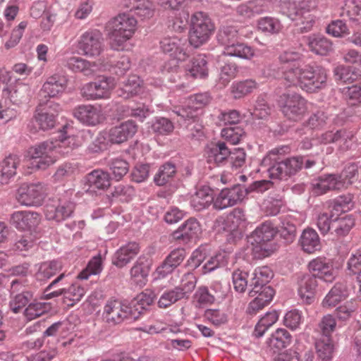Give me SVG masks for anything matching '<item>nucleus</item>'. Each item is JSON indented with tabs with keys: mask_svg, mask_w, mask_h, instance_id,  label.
Returning <instances> with one entry per match:
<instances>
[{
	"mask_svg": "<svg viewBox=\"0 0 361 361\" xmlns=\"http://www.w3.org/2000/svg\"><path fill=\"white\" fill-rule=\"evenodd\" d=\"M66 126L60 131L59 140H46L37 144L29 149L30 157L29 168L33 170H45L55 163L57 154H69L75 147L74 138L65 136Z\"/></svg>",
	"mask_w": 361,
	"mask_h": 361,
	"instance_id": "obj_1",
	"label": "nucleus"
},
{
	"mask_svg": "<svg viewBox=\"0 0 361 361\" xmlns=\"http://www.w3.org/2000/svg\"><path fill=\"white\" fill-rule=\"evenodd\" d=\"M289 149L288 146L274 148L262 159V165L267 167L270 178L287 180L302 169L304 163L302 156L284 157Z\"/></svg>",
	"mask_w": 361,
	"mask_h": 361,
	"instance_id": "obj_2",
	"label": "nucleus"
},
{
	"mask_svg": "<svg viewBox=\"0 0 361 361\" xmlns=\"http://www.w3.org/2000/svg\"><path fill=\"white\" fill-rule=\"evenodd\" d=\"M283 75L289 85L299 86L307 92H316L326 86V71L317 64H307L300 68L293 63L284 71Z\"/></svg>",
	"mask_w": 361,
	"mask_h": 361,
	"instance_id": "obj_3",
	"label": "nucleus"
},
{
	"mask_svg": "<svg viewBox=\"0 0 361 361\" xmlns=\"http://www.w3.org/2000/svg\"><path fill=\"white\" fill-rule=\"evenodd\" d=\"M137 23V20L130 13H123L115 17L111 22L109 33L111 48L116 51H123L126 42L134 35Z\"/></svg>",
	"mask_w": 361,
	"mask_h": 361,
	"instance_id": "obj_4",
	"label": "nucleus"
},
{
	"mask_svg": "<svg viewBox=\"0 0 361 361\" xmlns=\"http://www.w3.org/2000/svg\"><path fill=\"white\" fill-rule=\"evenodd\" d=\"M214 30V25L203 12H197L191 18L189 42L195 48L206 43Z\"/></svg>",
	"mask_w": 361,
	"mask_h": 361,
	"instance_id": "obj_5",
	"label": "nucleus"
},
{
	"mask_svg": "<svg viewBox=\"0 0 361 361\" xmlns=\"http://www.w3.org/2000/svg\"><path fill=\"white\" fill-rule=\"evenodd\" d=\"M160 47L163 52L174 59L164 66V69L168 72L176 71L178 68V61H185L188 57V44L185 39L178 37H165L160 42Z\"/></svg>",
	"mask_w": 361,
	"mask_h": 361,
	"instance_id": "obj_6",
	"label": "nucleus"
},
{
	"mask_svg": "<svg viewBox=\"0 0 361 361\" xmlns=\"http://www.w3.org/2000/svg\"><path fill=\"white\" fill-rule=\"evenodd\" d=\"M26 279H14L11 283L9 307L14 313L24 310L35 298L32 290L27 288Z\"/></svg>",
	"mask_w": 361,
	"mask_h": 361,
	"instance_id": "obj_7",
	"label": "nucleus"
},
{
	"mask_svg": "<svg viewBox=\"0 0 361 361\" xmlns=\"http://www.w3.org/2000/svg\"><path fill=\"white\" fill-rule=\"evenodd\" d=\"M103 320L110 326L121 324L125 320L134 321L130 307L118 300H108L104 307Z\"/></svg>",
	"mask_w": 361,
	"mask_h": 361,
	"instance_id": "obj_8",
	"label": "nucleus"
},
{
	"mask_svg": "<svg viewBox=\"0 0 361 361\" xmlns=\"http://www.w3.org/2000/svg\"><path fill=\"white\" fill-rule=\"evenodd\" d=\"M16 197L21 205L27 207L39 206L44 199V187L40 183H24L17 190Z\"/></svg>",
	"mask_w": 361,
	"mask_h": 361,
	"instance_id": "obj_9",
	"label": "nucleus"
},
{
	"mask_svg": "<svg viewBox=\"0 0 361 361\" xmlns=\"http://www.w3.org/2000/svg\"><path fill=\"white\" fill-rule=\"evenodd\" d=\"M284 103L281 106L283 115L289 120L300 121L307 111L306 100L299 94H283Z\"/></svg>",
	"mask_w": 361,
	"mask_h": 361,
	"instance_id": "obj_10",
	"label": "nucleus"
},
{
	"mask_svg": "<svg viewBox=\"0 0 361 361\" xmlns=\"http://www.w3.org/2000/svg\"><path fill=\"white\" fill-rule=\"evenodd\" d=\"M78 47L85 56L94 57L100 55L104 47L102 32L99 30L85 32L80 37Z\"/></svg>",
	"mask_w": 361,
	"mask_h": 361,
	"instance_id": "obj_11",
	"label": "nucleus"
},
{
	"mask_svg": "<svg viewBox=\"0 0 361 361\" xmlns=\"http://www.w3.org/2000/svg\"><path fill=\"white\" fill-rule=\"evenodd\" d=\"M312 276L326 283H332L336 279V271L331 259L317 257L310 262L308 265Z\"/></svg>",
	"mask_w": 361,
	"mask_h": 361,
	"instance_id": "obj_12",
	"label": "nucleus"
},
{
	"mask_svg": "<svg viewBox=\"0 0 361 361\" xmlns=\"http://www.w3.org/2000/svg\"><path fill=\"white\" fill-rule=\"evenodd\" d=\"M114 85L111 78L102 77L97 81L85 85L81 92L87 99H98L109 97V90Z\"/></svg>",
	"mask_w": 361,
	"mask_h": 361,
	"instance_id": "obj_13",
	"label": "nucleus"
},
{
	"mask_svg": "<svg viewBox=\"0 0 361 361\" xmlns=\"http://www.w3.org/2000/svg\"><path fill=\"white\" fill-rule=\"evenodd\" d=\"M75 203L70 200H59V204L55 206L47 204L44 214L47 219L61 222L70 218L75 210Z\"/></svg>",
	"mask_w": 361,
	"mask_h": 361,
	"instance_id": "obj_14",
	"label": "nucleus"
},
{
	"mask_svg": "<svg viewBox=\"0 0 361 361\" xmlns=\"http://www.w3.org/2000/svg\"><path fill=\"white\" fill-rule=\"evenodd\" d=\"M67 83L68 80L65 75L54 74L49 76L44 83L40 90V95L44 98L57 97L66 90Z\"/></svg>",
	"mask_w": 361,
	"mask_h": 361,
	"instance_id": "obj_15",
	"label": "nucleus"
},
{
	"mask_svg": "<svg viewBox=\"0 0 361 361\" xmlns=\"http://www.w3.org/2000/svg\"><path fill=\"white\" fill-rule=\"evenodd\" d=\"M136 132L135 123L132 121H128L111 128L108 133L107 139L112 144H121L132 137Z\"/></svg>",
	"mask_w": 361,
	"mask_h": 361,
	"instance_id": "obj_16",
	"label": "nucleus"
},
{
	"mask_svg": "<svg viewBox=\"0 0 361 361\" xmlns=\"http://www.w3.org/2000/svg\"><path fill=\"white\" fill-rule=\"evenodd\" d=\"M39 221L40 216L38 213L25 211L14 212L10 219L11 224L21 231H30L37 227Z\"/></svg>",
	"mask_w": 361,
	"mask_h": 361,
	"instance_id": "obj_17",
	"label": "nucleus"
},
{
	"mask_svg": "<svg viewBox=\"0 0 361 361\" xmlns=\"http://www.w3.org/2000/svg\"><path fill=\"white\" fill-rule=\"evenodd\" d=\"M312 188L314 194L322 195L331 190H340L344 188V182L341 180L338 174H324L312 185Z\"/></svg>",
	"mask_w": 361,
	"mask_h": 361,
	"instance_id": "obj_18",
	"label": "nucleus"
},
{
	"mask_svg": "<svg viewBox=\"0 0 361 361\" xmlns=\"http://www.w3.org/2000/svg\"><path fill=\"white\" fill-rule=\"evenodd\" d=\"M73 116L81 123L95 126L102 119L101 111L92 105H80L73 110Z\"/></svg>",
	"mask_w": 361,
	"mask_h": 361,
	"instance_id": "obj_19",
	"label": "nucleus"
},
{
	"mask_svg": "<svg viewBox=\"0 0 361 361\" xmlns=\"http://www.w3.org/2000/svg\"><path fill=\"white\" fill-rule=\"evenodd\" d=\"M275 291L270 286H262V288H259L256 293L251 294V290L249 292L250 297H255L252 300L247 307L249 313H255L257 311L262 309L264 306L268 305L272 300Z\"/></svg>",
	"mask_w": 361,
	"mask_h": 361,
	"instance_id": "obj_20",
	"label": "nucleus"
},
{
	"mask_svg": "<svg viewBox=\"0 0 361 361\" xmlns=\"http://www.w3.org/2000/svg\"><path fill=\"white\" fill-rule=\"evenodd\" d=\"M298 294L302 301L311 304L314 300L317 279L310 274L302 275L298 280Z\"/></svg>",
	"mask_w": 361,
	"mask_h": 361,
	"instance_id": "obj_21",
	"label": "nucleus"
},
{
	"mask_svg": "<svg viewBox=\"0 0 361 361\" xmlns=\"http://www.w3.org/2000/svg\"><path fill=\"white\" fill-rule=\"evenodd\" d=\"M213 191L210 187L203 185L197 188L190 197V205L197 212L207 209L213 203Z\"/></svg>",
	"mask_w": 361,
	"mask_h": 361,
	"instance_id": "obj_22",
	"label": "nucleus"
},
{
	"mask_svg": "<svg viewBox=\"0 0 361 361\" xmlns=\"http://www.w3.org/2000/svg\"><path fill=\"white\" fill-rule=\"evenodd\" d=\"M139 251L140 247L137 243L135 242L129 243L116 252L112 262L117 267H123L138 254Z\"/></svg>",
	"mask_w": 361,
	"mask_h": 361,
	"instance_id": "obj_23",
	"label": "nucleus"
},
{
	"mask_svg": "<svg viewBox=\"0 0 361 361\" xmlns=\"http://www.w3.org/2000/svg\"><path fill=\"white\" fill-rule=\"evenodd\" d=\"M200 231L198 221L192 218L187 220L176 231H173L172 236L176 240L187 243L193 238H196Z\"/></svg>",
	"mask_w": 361,
	"mask_h": 361,
	"instance_id": "obj_24",
	"label": "nucleus"
},
{
	"mask_svg": "<svg viewBox=\"0 0 361 361\" xmlns=\"http://www.w3.org/2000/svg\"><path fill=\"white\" fill-rule=\"evenodd\" d=\"M185 73L193 78H204L208 75L206 56L199 54L192 58L185 65Z\"/></svg>",
	"mask_w": 361,
	"mask_h": 361,
	"instance_id": "obj_25",
	"label": "nucleus"
},
{
	"mask_svg": "<svg viewBox=\"0 0 361 361\" xmlns=\"http://www.w3.org/2000/svg\"><path fill=\"white\" fill-rule=\"evenodd\" d=\"M243 36V29H238L233 25H226L219 30L216 38L219 44L224 46L226 50V48L231 47L240 41Z\"/></svg>",
	"mask_w": 361,
	"mask_h": 361,
	"instance_id": "obj_26",
	"label": "nucleus"
},
{
	"mask_svg": "<svg viewBox=\"0 0 361 361\" xmlns=\"http://www.w3.org/2000/svg\"><path fill=\"white\" fill-rule=\"evenodd\" d=\"M291 336L285 329L279 328L276 329L267 341V348L273 353H276L286 348L290 344Z\"/></svg>",
	"mask_w": 361,
	"mask_h": 361,
	"instance_id": "obj_27",
	"label": "nucleus"
},
{
	"mask_svg": "<svg viewBox=\"0 0 361 361\" xmlns=\"http://www.w3.org/2000/svg\"><path fill=\"white\" fill-rule=\"evenodd\" d=\"M311 51L320 56H327L334 51L332 42L323 35H311L307 38Z\"/></svg>",
	"mask_w": 361,
	"mask_h": 361,
	"instance_id": "obj_28",
	"label": "nucleus"
},
{
	"mask_svg": "<svg viewBox=\"0 0 361 361\" xmlns=\"http://www.w3.org/2000/svg\"><path fill=\"white\" fill-rule=\"evenodd\" d=\"M206 153L209 161H214L217 164H221L228 161L231 149L228 147L224 142L219 141L207 145Z\"/></svg>",
	"mask_w": 361,
	"mask_h": 361,
	"instance_id": "obj_29",
	"label": "nucleus"
},
{
	"mask_svg": "<svg viewBox=\"0 0 361 361\" xmlns=\"http://www.w3.org/2000/svg\"><path fill=\"white\" fill-rule=\"evenodd\" d=\"M276 235V231L271 222L266 221L258 226L249 236V241L255 244L266 243L271 241Z\"/></svg>",
	"mask_w": 361,
	"mask_h": 361,
	"instance_id": "obj_30",
	"label": "nucleus"
},
{
	"mask_svg": "<svg viewBox=\"0 0 361 361\" xmlns=\"http://www.w3.org/2000/svg\"><path fill=\"white\" fill-rule=\"evenodd\" d=\"M154 293L149 290H146L137 295L135 298V303L133 307H130L133 320H137L143 311L147 310V307L154 302Z\"/></svg>",
	"mask_w": 361,
	"mask_h": 361,
	"instance_id": "obj_31",
	"label": "nucleus"
},
{
	"mask_svg": "<svg viewBox=\"0 0 361 361\" xmlns=\"http://www.w3.org/2000/svg\"><path fill=\"white\" fill-rule=\"evenodd\" d=\"M258 88V83L253 79L235 81L230 87V92L235 99H242Z\"/></svg>",
	"mask_w": 361,
	"mask_h": 361,
	"instance_id": "obj_32",
	"label": "nucleus"
},
{
	"mask_svg": "<svg viewBox=\"0 0 361 361\" xmlns=\"http://www.w3.org/2000/svg\"><path fill=\"white\" fill-rule=\"evenodd\" d=\"M317 359L315 361H332L334 343L332 338L319 337L315 342Z\"/></svg>",
	"mask_w": 361,
	"mask_h": 361,
	"instance_id": "obj_33",
	"label": "nucleus"
},
{
	"mask_svg": "<svg viewBox=\"0 0 361 361\" xmlns=\"http://www.w3.org/2000/svg\"><path fill=\"white\" fill-rule=\"evenodd\" d=\"M176 173V164L171 161L166 162L159 166L154 176V183L158 186H164L174 179Z\"/></svg>",
	"mask_w": 361,
	"mask_h": 361,
	"instance_id": "obj_34",
	"label": "nucleus"
},
{
	"mask_svg": "<svg viewBox=\"0 0 361 361\" xmlns=\"http://www.w3.org/2000/svg\"><path fill=\"white\" fill-rule=\"evenodd\" d=\"M141 82L138 76L130 75L116 90L118 96L123 99H129L137 94L141 90Z\"/></svg>",
	"mask_w": 361,
	"mask_h": 361,
	"instance_id": "obj_35",
	"label": "nucleus"
},
{
	"mask_svg": "<svg viewBox=\"0 0 361 361\" xmlns=\"http://www.w3.org/2000/svg\"><path fill=\"white\" fill-rule=\"evenodd\" d=\"M278 232L286 243H293L296 237L297 229L295 221L290 216H282L280 218V224L278 226Z\"/></svg>",
	"mask_w": 361,
	"mask_h": 361,
	"instance_id": "obj_36",
	"label": "nucleus"
},
{
	"mask_svg": "<svg viewBox=\"0 0 361 361\" xmlns=\"http://www.w3.org/2000/svg\"><path fill=\"white\" fill-rule=\"evenodd\" d=\"M300 243L302 249L307 253H312L321 247L319 235L312 228L304 230L300 236Z\"/></svg>",
	"mask_w": 361,
	"mask_h": 361,
	"instance_id": "obj_37",
	"label": "nucleus"
},
{
	"mask_svg": "<svg viewBox=\"0 0 361 361\" xmlns=\"http://www.w3.org/2000/svg\"><path fill=\"white\" fill-rule=\"evenodd\" d=\"M87 183L92 189L105 190L111 185V177L108 172L94 170L87 175Z\"/></svg>",
	"mask_w": 361,
	"mask_h": 361,
	"instance_id": "obj_38",
	"label": "nucleus"
},
{
	"mask_svg": "<svg viewBox=\"0 0 361 361\" xmlns=\"http://www.w3.org/2000/svg\"><path fill=\"white\" fill-rule=\"evenodd\" d=\"M19 158L16 155H9L0 164V183L6 184L16 173Z\"/></svg>",
	"mask_w": 361,
	"mask_h": 361,
	"instance_id": "obj_39",
	"label": "nucleus"
},
{
	"mask_svg": "<svg viewBox=\"0 0 361 361\" xmlns=\"http://www.w3.org/2000/svg\"><path fill=\"white\" fill-rule=\"evenodd\" d=\"M348 296V290L346 286L341 283H337L331 289L323 300L324 307H334L341 301L345 300Z\"/></svg>",
	"mask_w": 361,
	"mask_h": 361,
	"instance_id": "obj_40",
	"label": "nucleus"
},
{
	"mask_svg": "<svg viewBox=\"0 0 361 361\" xmlns=\"http://www.w3.org/2000/svg\"><path fill=\"white\" fill-rule=\"evenodd\" d=\"M254 276L252 279L250 286H252L251 294H254L262 288V286H267V283L273 276L271 270L268 267H258L255 270Z\"/></svg>",
	"mask_w": 361,
	"mask_h": 361,
	"instance_id": "obj_41",
	"label": "nucleus"
},
{
	"mask_svg": "<svg viewBox=\"0 0 361 361\" xmlns=\"http://www.w3.org/2000/svg\"><path fill=\"white\" fill-rule=\"evenodd\" d=\"M150 262L145 257H139L130 270L131 276L137 283H145V279L149 272Z\"/></svg>",
	"mask_w": 361,
	"mask_h": 361,
	"instance_id": "obj_42",
	"label": "nucleus"
},
{
	"mask_svg": "<svg viewBox=\"0 0 361 361\" xmlns=\"http://www.w3.org/2000/svg\"><path fill=\"white\" fill-rule=\"evenodd\" d=\"M61 269L62 264L59 261L44 262L40 264L38 271L36 273V278L39 281L47 280L56 274Z\"/></svg>",
	"mask_w": 361,
	"mask_h": 361,
	"instance_id": "obj_43",
	"label": "nucleus"
},
{
	"mask_svg": "<svg viewBox=\"0 0 361 361\" xmlns=\"http://www.w3.org/2000/svg\"><path fill=\"white\" fill-rule=\"evenodd\" d=\"M355 225V219L350 215L343 217L336 216L332 223V229L338 236L346 235Z\"/></svg>",
	"mask_w": 361,
	"mask_h": 361,
	"instance_id": "obj_44",
	"label": "nucleus"
},
{
	"mask_svg": "<svg viewBox=\"0 0 361 361\" xmlns=\"http://www.w3.org/2000/svg\"><path fill=\"white\" fill-rule=\"evenodd\" d=\"M224 54L244 59H250L255 55L252 47L238 41L233 46L226 48Z\"/></svg>",
	"mask_w": 361,
	"mask_h": 361,
	"instance_id": "obj_45",
	"label": "nucleus"
},
{
	"mask_svg": "<svg viewBox=\"0 0 361 361\" xmlns=\"http://www.w3.org/2000/svg\"><path fill=\"white\" fill-rule=\"evenodd\" d=\"M340 16L350 20L358 21L361 19V0L345 1Z\"/></svg>",
	"mask_w": 361,
	"mask_h": 361,
	"instance_id": "obj_46",
	"label": "nucleus"
},
{
	"mask_svg": "<svg viewBox=\"0 0 361 361\" xmlns=\"http://www.w3.org/2000/svg\"><path fill=\"white\" fill-rule=\"evenodd\" d=\"M49 308V304L38 302L34 298L33 301L23 310V314L27 320L31 321L48 312Z\"/></svg>",
	"mask_w": 361,
	"mask_h": 361,
	"instance_id": "obj_47",
	"label": "nucleus"
},
{
	"mask_svg": "<svg viewBox=\"0 0 361 361\" xmlns=\"http://www.w3.org/2000/svg\"><path fill=\"white\" fill-rule=\"evenodd\" d=\"M130 11L142 18H150L153 16L154 7L149 0H131Z\"/></svg>",
	"mask_w": 361,
	"mask_h": 361,
	"instance_id": "obj_48",
	"label": "nucleus"
},
{
	"mask_svg": "<svg viewBox=\"0 0 361 361\" xmlns=\"http://www.w3.org/2000/svg\"><path fill=\"white\" fill-rule=\"evenodd\" d=\"M67 67L74 72L82 73L85 75L93 73L92 64L87 60L78 56L69 58L66 62Z\"/></svg>",
	"mask_w": 361,
	"mask_h": 361,
	"instance_id": "obj_49",
	"label": "nucleus"
},
{
	"mask_svg": "<svg viewBox=\"0 0 361 361\" xmlns=\"http://www.w3.org/2000/svg\"><path fill=\"white\" fill-rule=\"evenodd\" d=\"M257 26L262 32L272 35L279 33L283 28L279 19L268 16L259 19Z\"/></svg>",
	"mask_w": 361,
	"mask_h": 361,
	"instance_id": "obj_50",
	"label": "nucleus"
},
{
	"mask_svg": "<svg viewBox=\"0 0 361 361\" xmlns=\"http://www.w3.org/2000/svg\"><path fill=\"white\" fill-rule=\"evenodd\" d=\"M183 293L176 287L164 291L158 300L160 308H167L178 300L183 299Z\"/></svg>",
	"mask_w": 361,
	"mask_h": 361,
	"instance_id": "obj_51",
	"label": "nucleus"
},
{
	"mask_svg": "<svg viewBox=\"0 0 361 361\" xmlns=\"http://www.w3.org/2000/svg\"><path fill=\"white\" fill-rule=\"evenodd\" d=\"M305 2L289 1L285 4L283 13L292 20H302L307 12L304 9ZM302 23L303 21L301 20Z\"/></svg>",
	"mask_w": 361,
	"mask_h": 361,
	"instance_id": "obj_52",
	"label": "nucleus"
},
{
	"mask_svg": "<svg viewBox=\"0 0 361 361\" xmlns=\"http://www.w3.org/2000/svg\"><path fill=\"white\" fill-rule=\"evenodd\" d=\"M336 79L343 82H351L360 76L358 71L353 67L339 66L334 69Z\"/></svg>",
	"mask_w": 361,
	"mask_h": 361,
	"instance_id": "obj_53",
	"label": "nucleus"
},
{
	"mask_svg": "<svg viewBox=\"0 0 361 361\" xmlns=\"http://www.w3.org/2000/svg\"><path fill=\"white\" fill-rule=\"evenodd\" d=\"M353 207V196L350 194H347L341 195L334 200L331 211L336 216H339L340 214L350 210Z\"/></svg>",
	"mask_w": 361,
	"mask_h": 361,
	"instance_id": "obj_54",
	"label": "nucleus"
},
{
	"mask_svg": "<svg viewBox=\"0 0 361 361\" xmlns=\"http://www.w3.org/2000/svg\"><path fill=\"white\" fill-rule=\"evenodd\" d=\"M109 166L116 180H121L129 171V164L120 158L111 160Z\"/></svg>",
	"mask_w": 361,
	"mask_h": 361,
	"instance_id": "obj_55",
	"label": "nucleus"
},
{
	"mask_svg": "<svg viewBox=\"0 0 361 361\" xmlns=\"http://www.w3.org/2000/svg\"><path fill=\"white\" fill-rule=\"evenodd\" d=\"M336 327V322L331 314L324 315L318 324L320 337L331 338L332 333Z\"/></svg>",
	"mask_w": 361,
	"mask_h": 361,
	"instance_id": "obj_56",
	"label": "nucleus"
},
{
	"mask_svg": "<svg viewBox=\"0 0 361 361\" xmlns=\"http://www.w3.org/2000/svg\"><path fill=\"white\" fill-rule=\"evenodd\" d=\"M174 126L173 122L165 117H156L152 124L154 133L160 135H167L173 132Z\"/></svg>",
	"mask_w": 361,
	"mask_h": 361,
	"instance_id": "obj_57",
	"label": "nucleus"
},
{
	"mask_svg": "<svg viewBox=\"0 0 361 361\" xmlns=\"http://www.w3.org/2000/svg\"><path fill=\"white\" fill-rule=\"evenodd\" d=\"M56 116L53 113L42 111L35 116V121L39 128L42 130H48L54 127L56 124Z\"/></svg>",
	"mask_w": 361,
	"mask_h": 361,
	"instance_id": "obj_58",
	"label": "nucleus"
},
{
	"mask_svg": "<svg viewBox=\"0 0 361 361\" xmlns=\"http://www.w3.org/2000/svg\"><path fill=\"white\" fill-rule=\"evenodd\" d=\"M246 161V153L243 148L235 147L231 149L228 161L233 169H238L244 166Z\"/></svg>",
	"mask_w": 361,
	"mask_h": 361,
	"instance_id": "obj_59",
	"label": "nucleus"
},
{
	"mask_svg": "<svg viewBox=\"0 0 361 361\" xmlns=\"http://www.w3.org/2000/svg\"><path fill=\"white\" fill-rule=\"evenodd\" d=\"M85 294L83 288L74 284L66 288L65 303L68 306H73L75 302H79Z\"/></svg>",
	"mask_w": 361,
	"mask_h": 361,
	"instance_id": "obj_60",
	"label": "nucleus"
},
{
	"mask_svg": "<svg viewBox=\"0 0 361 361\" xmlns=\"http://www.w3.org/2000/svg\"><path fill=\"white\" fill-rule=\"evenodd\" d=\"M271 107L265 101L263 97H259L256 101L255 106L252 116L256 119H267L271 114Z\"/></svg>",
	"mask_w": 361,
	"mask_h": 361,
	"instance_id": "obj_61",
	"label": "nucleus"
},
{
	"mask_svg": "<svg viewBox=\"0 0 361 361\" xmlns=\"http://www.w3.org/2000/svg\"><path fill=\"white\" fill-rule=\"evenodd\" d=\"M336 216L333 211L322 212L317 217V227L322 234L327 233L332 228V223Z\"/></svg>",
	"mask_w": 361,
	"mask_h": 361,
	"instance_id": "obj_62",
	"label": "nucleus"
},
{
	"mask_svg": "<svg viewBox=\"0 0 361 361\" xmlns=\"http://www.w3.org/2000/svg\"><path fill=\"white\" fill-rule=\"evenodd\" d=\"M345 131L343 130H338L336 132L328 130L319 136L317 141L321 145H329L345 140Z\"/></svg>",
	"mask_w": 361,
	"mask_h": 361,
	"instance_id": "obj_63",
	"label": "nucleus"
},
{
	"mask_svg": "<svg viewBox=\"0 0 361 361\" xmlns=\"http://www.w3.org/2000/svg\"><path fill=\"white\" fill-rule=\"evenodd\" d=\"M221 136L232 145L238 144L245 135L243 129L239 127L225 128L221 130Z\"/></svg>",
	"mask_w": 361,
	"mask_h": 361,
	"instance_id": "obj_64",
	"label": "nucleus"
}]
</instances>
